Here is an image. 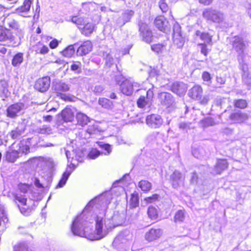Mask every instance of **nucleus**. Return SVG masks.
<instances>
[{"mask_svg":"<svg viewBox=\"0 0 251 251\" xmlns=\"http://www.w3.org/2000/svg\"><path fill=\"white\" fill-rule=\"evenodd\" d=\"M110 200V194L107 192L96 197L87 203L82 212L74 220H103Z\"/></svg>","mask_w":251,"mask_h":251,"instance_id":"1","label":"nucleus"},{"mask_svg":"<svg viewBox=\"0 0 251 251\" xmlns=\"http://www.w3.org/2000/svg\"><path fill=\"white\" fill-rule=\"evenodd\" d=\"M96 236L97 238H104L114 228L119 226H125L124 221H96Z\"/></svg>","mask_w":251,"mask_h":251,"instance_id":"2","label":"nucleus"},{"mask_svg":"<svg viewBox=\"0 0 251 251\" xmlns=\"http://www.w3.org/2000/svg\"><path fill=\"white\" fill-rule=\"evenodd\" d=\"M202 15L207 23L221 24L225 19V15L222 11L212 8L204 9Z\"/></svg>","mask_w":251,"mask_h":251,"instance_id":"3","label":"nucleus"},{"mask_svg":"<svg viewBox=\"0 0 251 251\" xmlns=\"http://www.w3.org/2000/svg\"><path fill=\"white\" fill-rule=\"evenodd\" d=\"M247 56L245 54H241L237 55V60L239 63L238 68L241 71L243 81L246 83H250L251 82V75L249 71V65L246 61Z\"/></svg>","mask_w":251,"mask_h":251,"instance_id":"4","label":"nucleus"},{"mask_svg":"<svg viewBox=\"0 0 251 251\" xmlns=\"http://www.w3.org/2000/svg\"><path fill=\"white\" fill-rule=\"evenodd\" d=\"M26 109L25 104L23 102H17L9 105L6 109V116L14 119L23 114Z\"/></svg>","mask_w":251,"mask_h":251,"instance_id":"5","label":"nucleus"},{"mask_svg":"<svg viewBox=\"0 0 251 251\" xmlns=\"http://www.w3.org/2000/svg\"><path fill=\"white\" fill-rule=\"evenodd\" d=\"M139 84L131 79H126L123 83H121L120 89L121 92L126 96H130L134 90L138 91Z\"/></svg>","mask_w":251,"mask_h":251,"instance_id":"6","label":"nucleus"},{"mask_svg":"<svg viewBox=\"0 0 251 251\" xmlns=\"http://www.w3.org/2000/svg\"><path fill=\"white\" fill-rule=\"evenodd\" d=\"M90 225L87 221H73L71 226V231L74 235L85 237L86 226Z\"/></svg>","mask_w":251,"mask_h":251,"instance_id":"7","label":"nucleus"},{"mask_svg":"<svg viewBox=\"0 0 251 251\" xmlns=\"http://www.w3.org/2000/svg\"><path fill=\"white\" fill-rule=\"evenodd\" d=\"M173 40L174 45L177 48H182L185 43V40L181 35V27L177 23H176L173 26Z\"/></svg>","mask_w":251,"mask_h":251,"instance_id":"8","label":"nucleus"},{"mask_svg":"<svg viewBox=\"0 0 251 251\" xmlns=\"http://www.w3.org/2000/svg\"><path fill=\"white\" fill-rule=\"evenodd\" d=\"M147 125L152 129L159 128L162 126L163 120L161 116L157 114L148 115L146 118Z\"/></svg>","mask_w":251,"mask_h":251,"instance_id":"9","label":"nucleus"},{"mask_svg":"<svg viewBox=\"0 0 251 251\" xmlns=\"http://www.w3.org/2000/svg\"><path fill=\"white\" fill-rule=\"evenodd\" d=\"M140 34L144 41L147 43H151L153 40L152 32L148 25L143 22L139 23Z\"/></svg>","mask_w":251,"mask_h":251,"instance_id":"10","label":"nucleus"},{"mask_svg":"<svg viewBox=\"0 0 251 251\" xmlns=\"http://www.w3.org/2000/svg\"><path fill=\"white\" fill-rule=\"evenodd\" d=\"M153 92L152 89H150L146 92V96H141L137 101V104L138 107L144 108L146 106H150L151 104L153 97Z\"/></svg>","mask_w":251,"mask_h":251,"instance_id":"11","label":"nucleus"},{"mask_svg":"<svg viewBox=\"0 0 251 251\" xmlns=\"http://www.w3.org/2000/svg\"><path fill=\"white\" fill-rule=\"evenodd\" d=\"M229 106V100L226 98H217L212 106V110L221 111L224 109V112L226 111V108Z\"/></svg>","mask_w":251,"mask_h":251,"instance_id":"12","label":"nucleus"},{"mask_svg":"<svg viewBox=\"0 0 251 251\" xmlns=\"http://www.w3.org/2000/svg\"><path fill=\"white\" fill-rule=\"evenodd\" d=\"M50 80L49 76H45L39 78L35 82V88L41 92L47 91L50 86Z\"/></svg>","mask_w":251,"mask_h":251,"instance_id":"13","label":"nucleus"},{"mask_svg":"<svg viewBox=\"0 0 251 251\" xmlns=\"http://www.w3.org/2000/svg\"><path fill=\"white\" fill-rule=\"evenodd\" d=\"M231 43L233 48L238 53V55L245 54L244 50L245 48V44L241 37L235 36L231 39Z\"/></svg>","mask_w":251,"mask_h":251,"instance_id":"14","label":"nucleus"},{"mask_svg":"<svg viewBox=\"0 0 251 251\" xmlns=\"http://www.w3.org/2000/svg\"><path fill=\"white\" fill-rule=\"evenodd\" d=\"M158 99L162 105L167 107L172 106L175 103V99L169 93L161 92L158 95Z\"/></svg>","mask_w":251,"mask_h":251,"instance_id":"15","label":"nucleus"},{"mask_svg":"<svg viewBox=\"0 0 251 251\" xmlns=\"http://www.w3.org/2000/svg\"><path fill=\"white\" fill-rule=\"evenodd\" d=\"M184 179L182 174L177 170H175L170 176V181L175 189H177L183 185Z\"/></svg>","mask_w":251,"mask_h":251,"instance_id":"16","label":"nucleus"},{"mask_svg":"<svg viewBox=\"0 0 251 251\" xmlns=\"http://www.w3.org/2000/svg\"><path fill=\"white\" fill-rule=\"evenodd\" d=\"M187 89L186 85L181 82H175L171 86V90L179 96L185 94Z\"/></svg>","mask_w":251,"mask_h":251,"instance_id":"17","label":"nucleus"},{"mask_svg":"<svg viewBox=\"0 0 251 251\" xmlns=\"http://www.w3.org/2000/svg\"><path fill=\"white\" fill-rule=\"evenodd\" d=\"M25 129V126L24 124H20L14 129L8 133L9 136L13 140H19Z\"/></svg>","mask_w":251,"mask_h":251,"instance_id":"18","label":"nucleus"},{"mask_svg":"<svg viewBox=\"0 0 251 251\" xmlns=\"http://www.w3.org/2000/svg\"><path fill=\"white\" fill-rule=\"evenodd\" d=\"M92 44L91 41L87 40L83 42L78 48L76 53L77 55L83 56L88 54L92 49Z\"/></svg>","mask_w":251,"mask_h":251,"instance_id":"19","label":"nucleus"},{"mask_svg":"<svg viewBox=\"0 0 251 251\" xmlns=\"http://www.w3.org/2000/svg\"><path fill=\"white\" fill-rule=\"evenodd\" d=\"M228 163L226 159H218L214 169L211 172L213 175L220 174L228 167Z\"/></svg>","mask_w":251,"mask_h":251,"instance_id":"20","label":"nucleus"},{"mask_svg":"<svg viewBox=\"0 0 251 251\" xmlns=\"http://www.w3.org/2000/svg\"><path fill=\"white\" fill-rule=\"evenodd\" d=\"M168 22L164 17H159L155 19L154 24L160 31L166 32L169 31L170 27L168 26Z\"/></svg>","mask_w":251,"mask_h":251,"instance_id":"21","label":"nucleus"},{"mask_svg":"<svg viewBox=\"0 0 251 251\" xmlns=\"http://www.w3.org/2000/svg\"><path fill=\"white\" fill-rule=\"evenodd\" d=\"M52 89L61 96H64L65 95L62 94L61 92H66L69 91L70 86L65 82L59 81L53 83Z\"/></svg>","mask_w":251,"mask_h":251,"instance_id":"22","label":"nucleus"},{"mask_svg":"<svg viewBox=\"0 0 251 251\" xmlns=\"http://www.w3.org/2000/svg\"><path fill=\"white\" fill-rule=\"evenodd\" d=\"M202 95V89L200 85H195L188 92L189 96L195 100H200Z\"/></svg>","mask_w":251,"mask_h":251,"instance_id":"23","label":"nucleus"},{"mask_svg":"<svg viewBox=\"0 0 251 251\" xmlns=\"http://www.w3.org/2000/svg\"><path fill=\"white\" fill-rule=\"evenodd\" d=\"M134 14V11L132 10L127 9L125 10L118 20V24L120 26L124 25L126 23L130 21Z\"/></svg>","mask_w":251,"mask_h":251,"instance_id":"24","label":"nucleus"},{"mask_svg":"<svg viewBox=\"0 0 251 251\" xmlns=\"http://www.w3.org/2000/svg\"><path fill=\"white\" fill-rule=\"evenodd\" d=\"M162 233L161 229L152 228L146 233L145 239L149 242H151L160 238Z\"/></svg>","mask_w":251,"mask_h":251,"instance_id":"25","label":"nucleus"},{"mask_svg":"<svg viewBox=\"0 0 251 251\" xmlns=\"http://www.w3.org/2000/svg\"><path fill=\"white\" fill-rule=\"evenodd\" d=\"M20 156L18 151L9 149L5 152L4 157L7 162L14 163Z\"/></svg>","mask_w":251,"mask_h":251,"instance_id":"26","label":"nucleus"},{"mask_svg":"<svg viewBox=\"0 0 251 251\" xmlns=\"http://www.w3.org/2000/svg\"><path fill=\"white\" fill-rule=\"evenodd\" d=\"M8 87V84L7 81L5 80L0 81V98L2 100H4L10 94Z\"/></svg>","mask_w":251,"mask_h":251,"instance_id":"27","label":"nucleus"},{"mask_svg":"<svg viewBox=\"0 0 251 251\" xmlns=\"http://www.w3.org/2000/svg\"><path fill=\"white\" fill-rule=\"evenodd\" d=\"M92 226L90 223V225H88L87 226H86L85 235V238L91 241L99 240L102 239V238H97L96 236V227H95V229L92 228Z\"/></svg>","mask_w":251,"mask_h":251,"instance_id":"28","label":"nucleus"},{"mask_svg":"<svg viewBox=\"0 0 251 251\" xmlns=\"http://www.w3.org/2000/svg\"><path fill=\"white\" fill-rule=\"evenodd\" d=\"M14 40L15 37L10 30L0 28V41H9L12 42Z\"/></svg>","mask_w":251,"mask_h":251,"instance_id":"29","label":"nucleus"},{"mask_svg":"<svg viewBox=\"0 0 251 251\" xmlns=\"http://www.w3.org/2000/svg\"><path fill=\"white\" fill-rule=\"evenodd\" d=\"M73 172V170L70 166H68L65 172L63 174L62 176L59 181L56 188H62L66 184L69 177Z\"/></svg>","mask_w":251,"mask_h":251,"instance_id":"30","label":"nucleus"},{"mask_svg":"<svg viewBox=\"0 0 251 251\" xmlns=\"http://www.w3.org/2000/svg\"><path fill=\"white\" fill-rule=\"evenodd\" d=\"M247 114L242 112H236L230 115V119L234 123H241L248 119Z\"/></svg>","mask_w":251,"mask_h":251,"instance_id":"31","label":"nucleus"},{"mask_svg":"<svg viewBox=\"0 0 251 251\" xmlns=\"http://www.w3.org/2000/svg\"><path fill=\"white\" fill-rule=\"evenodd\" d=\"M196 36L200 37V38L204 41L203 43L210 45V46L212 45V36H210L208 33L201 32L199 30H197L195 33Z\"/></svg>","mask_w":251,"mask_h":251,"instance_id":"32","label":"nucleus"},{"mask_svg":"<svg viewBox=\"0 0 251 251\" xmlns=\"http://www.w3.org/2000/svg\"><path fill=\"white\" fill-rule=\"evenodd\" d=\"M61 117L62 120L65 122H69L73 120L74 115L72 109L69 108H66L62 110L61 112Z\"/></svg>","mask_w":251,"mask_h":251,"instance_id":"33","label":"nucleus"},{"mask_svg":"<svg viewBox=\"0 0 251 251\" xmlns=\"http://www.w3.org/2000/svg\"><path fill=\"white\" fill-rule=\"evenodd\" d=\"M31 1L30 0H25L23 4L16 9V13L21 14L22 13H26L30 9Z\"/></svg>","mask_w":251,"mask_h":251,"instance_id":"34","label":"nucleus"},{"mask_svg":"<svg viewBox=\"0 0 251 251\" xmlns=\"http://www.w3.org/2000/svg\"><path fill=\"white\" fill-rule=\"evenodd\" d=\"M79 29H81V32L85 36L90 35L93 32L94 29V25L92 23H87L83 26V27H78Z\"/></svg>","mask_w":251,"mask_h":251,"instance_id":"35","label":"nucleus"},{"mask_svg":"<svg viewBox=\"0 0 251 251\" xmlns=\"http://www.w3.org/2000/svg\"><path fill=\"white\" fill-rule=\"evenodd\" d=\"M76 119L77 121L78 124L81 126L86 125L89 121L88 117L86 114L81 112L77 113Z\"/></svg>","mask_w":251,"mask_h":251,"instance_id":"36","label":"nucleus"},{"mask_svg":"<svg viewBox=\"0 0 251 251\" xmlns=\"http://www.w3.org/2000/svg\"><path fill=\"white\" fill-rule=\"evenodd\" d=\"M23 53L19 52L15 55L12 60V64L14 67L19 66L23 61Z\"/></svg>","mask_w":251,"mask_h":251,"instance_id":"37","label":"nucleus"},{"mask_svg":"<svg viewBox=\"0 0 251 251\" xmlns=\"http://www.w3.org/2000/svg\"><path fill=\"white\" fill-rule=\"evenodd\" d=\"M215 125V123L214 120L210 117L205 118L201 120L200 122V126L203 128H205L209 126H213Z\"/></svg>","mask_w":251,"mask_h":251,"instance_id":"38","label":"nucleus"},{"mask_svg":"<svg viewBox=\"0 0 251 251\" xmlns=\"http://www.w3.org/2000/svg\"><path fill=\"white\" fill-rule=\"evenodd\" d=\"M151 184L147 180H141L138 183V186L144 192H148L151 188Z\"/></svg>","mask_w":251,"mask_h":251,"instance_id":"39","label":"nucleus"},{"mask_svg":"<svg viewBox=\"0 0 251 251\" xmlns=\"http://www.w3.org/2000/svg\"><path fill=\"white\" fill-rule=\"evenodd\" d=\"M99 104L104 108L110 109L112 107L113 103L108 99L101 98L99 100Z\"/></svg>","mask_w":251,"mask_h":251,"instance_id":"40","label":"nucleus"},{"mask_svg":"<svg viewBox=\"0 0 251 251\" xmlns=\"http://www.w3.org/2000/svg\"><path fill=\"white\" fill-rule=\"evenodd\" d=\"M148 215L149 218L156 219L158 217V210L155 207L151 206L148 208Z\"/></svg>","mask_w":251,"mask_h":251,"instance_id":"41","label":"nucleus"},{"mask_svg":"<svg viewBox=\"0 0 251 251\" xmlns=\"http://www.w3.org/2000/svg\"><path fill=\"white\" fill-rule=\"evenodd\" d=\"M29 146L27 145L25 142L21 141L20 142L19 144V149L18 150V151L19 152V154H27L29 152Z\"/></svg>","mask_w":251,"mask_h":251,"instance_id":"42","label":"nucleus"},{"mask_svg":"<svg viewBox=\"0 0 251 251\" xmlns=\"http://www.w3.org/2000/svg\"><path fill=\"white\" fill-rule=\"evenodd\" d=\"M86 131L90 135H93L99 134L100 130L97 125L90 124L88 126Z\"/></svg>","mask_w":251,"mask_h":251,"instance_id":"43","label":"nucleus"},{"mask_svg":"<svg viewBox=\"0 0 251 251\" xmlns=\"http://www.w3.org/2000/svg\"><path fill=\"white\" fill-rule=\"evenodd\" d=\"M139 204V197L137 193H133L131 195V198L129 201L130 206L132 208H135L138 206Z\"/></svg>","mask_w":251,"mask_h":251,"instance_id":"44","label":"nucleus"},{"mask_svg":"<svg viewBox=\"0 0 251 251\" xmlns=\"http://www.w3.org/2000/svg\"><path fill=\"white\" fill-rule=\"evenodd\" d=\"M75 48L73 45H70L62 51L63 56L66 57H71L75 53Z\"/></svg>","mask_w":251,"mask_h":251,"instance_id":"45","label":"nucleus"},{"mask_svg":"<svg viewBox=\"0 0 251 251\" xmlns=\"http://www.w3.org/2000/svg\"><path fill=\"white\" fill-rule=\"evenodd\" d=\"M71 21L73 23L78 26V27L83 26L86 22L84 18L77 16H73L72 18Z\"/></svg>","mask_w":251,"mask_h":251,"instance_id":"46","label":"nucleus"},{"mask_svg":"<svg viewBox=\"0 0 251 251\" xmlns=\"http://www.w3.org/2000/svg\"><path fill=\"white\" fill-rule=\"evenodd\" d=\"M49 50L48 47L39 43L36 47L35 51L37 53L44 54L48 52Z\"/></svg>","mask_w":251,"mask_h":251,"instance_id":"47","label":"nucleus"},{"mask_svg":"<svg viewBox=\"0 0 251 251\" xmlns=\"http://www.w3.org/2000/svg\"><path fill=\"white\" fill-rule=\"evenodd\" d=\"M198 46L201 48V52L204 56H206L209 51L211 50V47L210 45L205 43H200Z\"/></svg>","mask_w":251,"mask_h":251,"instance_id":"48","label":"nucleus"},{"mask_svg":"<svg viewBox=\"0 0 251 251\" xmlns=\"http://www.w3.org/2000/svg\"><path fill=\"white\" fill-rule=\"evenodd\" d=\"M81 63L80 62L73 63L70 66V69L75 73L79 74L81 73Z\"/></svg>","mask_w":251,"mask_h":251,"instance_id":"49","label":"nucleus"},{"mask_svg":"<svg viewBox=\"0 0 251 251\" xmlns=\"http://www.w3.org/2000/svg\"><path fill=\"white\" fill-rule=\"evenodd\" d=\"M103 58L105 60V65L110 67L114 64V59L112 56L108 53L104 52Z\"/></svg>","mask_w":251,"mask_h":251,"instance_id":"50","label":"nucleus"},{"mask_svg":"<svg viewBox=\"0 0 251 251\" xmlns=\"http://www.w3.org/2000/svg\"><path fill=\"white\" fill-rule=\"evenodd\" d=\"M234 105L236 107L243 109L247 107V102L245 100L239 99L235 100Z\"/></svg>","mask_w":251,"mask_h":251,"instance_id":"51","label":"nucleus"},{"mask_svg":"<svg viewBox=\"0 0 251 251\" xmlns=\"http://www.w3.org/2000/svg\"><path fill=\"white\" fill-rule=\"evenodd\" d=\"M38 132L40 134H49L51 133V128L48 126L43 125L40 127H39L38 129Z\"/></svg>","mask_w":251,"mask_h":251,"instance_id":"52","label":"nucleus"},{"mask_svg":"<svg viewBox=\"0 0 251 251\" xmlns=\"http://www.w3.org/2000/svg\"><path fill=\"white\" fill-rule=\"evenodd\" d=\"M65 151L66 155L67 158H68V161H69V159L71 158L72 159V160L75 159L79 161H81L80 160H79L78 158L81 157L80 155L77 156V155L75 154V156H74L75 152H74V151H73L72 152H71L70 151L68 150H66Z\"/></svg>","mask_w":251,"mask_h":251,"instance_id":"53","label":"nucleus"},{"mask_svg":"<svg viewBox=\"0 0 251 251\" xmlns=\"http://www.w3.org/2000/svg\"><path fill=\"white\" fill-rule=\"evenodd\" d=\"M14 251H28L27 245L25 243H20L14 246Z\"/></svg>","mask_w":251,"mask_h":251,"instance_id":"54","label":"nucleus"},{"mask_svg":"<svg viewBox=\"0 0 251 251\" xmlns=\"http://www.w3.org/2000/svg\"><path fill=\"white\" fill-rule=\"evenodd\" d=\"M31 186L26 183H20L18 185V188L19 190L23 193H27L31 188Z\"/></svg>","mask_w":251,"mask_h":251,"instance_id":"55","label":"nucleus"},{"mask_svg":"<svg viewBox=\"0 0 251 251\" xmlns=\"http://www.w3.org/2000/svg\"><path fill=\"white\" fill-rule=\"evenodd\" d=\"M100 152L96 149H92L88 153V157L90 159H95L97 158L100 155Z\"/></svg>","mask_w":251,"mask_h":251,"instance_id":"56","label":"nucleus"},{"mask_svg":"<svg viewBox=\"0 0 251 251\" xmlns=\"http://www.w3.org/2000/svg\"><path fill=\"white\" fill-rule=\"evenodd\" d=\"M7 25L10 28L14 30L18 29L19 25L17 21L14 19L9 20L7 22Z\"/></svg>","mask_w":251,"mask_h":251,"instance_id":"57","label":"nucleus"},{"mask_svg":"<svg viewBox=\"0 0 251 251\" xmlns=\"http://www.w3.org/2000/svg\"><path fill=\"white\" fill-rule=\"evenodd\" d=\"M114 79L116 83L120 86L121 83H123L126 79L125 78L124 76L120 73L116 75L114 77Z\"/></svg>","mask_w":251,"mask_h":251,"instance_id":"58","label":"nucleus"},{"mask_svg":"<svg viewBox=\"0 0 251 251\" xmlns=\"http://www.w3.org/2000/svg\"><path fill=\"white\" fill-rule=\"evenodd\" d=\"M93 4L91 2H84L82 4V9L81 10L83 13H87L88 12Z\"/></svg>","mask_w":251,"mask_h":251,"instance_id":"59","label":"nucleus"},{"mask_svg":"<svg viewBox=\"0 0 251 251\" xmlns=\"http://www.w3.org/2000/svg\"><path fill=\"white\" fill-rule=\"evenodd\" d=\"M159 6L163 12H166L169 9V7L167 4L165 2V0H160L159 2Z\"/></svg>","mask_w":251,"mask_h":251,"instance_id":"60","label":"nucleus"},{"mask_svg":"<svg viewBox=\"0 0 251 251\" xmlns=\"http://www.w3.org/2000/svg\"><path fill=\"white\" fill-rule=\"evenodd\" d=\"M15 199L16 201H18L22 205L25 206L26 205V198L21 195H16L15 197Z\"/></svg>","mask_w":251,"mask_h":251,"instance_id":"61","label":"nucleus"},{"mask_svg":"<svg viewBox=\"0 0 251 251\" xmlns=\"http://www.w3.org/2000/svg\"><path fill=\"white\" fill-rule=\"evenodd\" d=\"M185 218V211L182 210H179L176 212L174 220H182Z\"/></svg>","mask_w":251,"mask_h":251,"instance_id":"62","label":"nucleus"},{"mask_svg":"<svg viewBox=\"0 0 251 251\" xmlns=\"http://www.w3.org/2000/svg\"><path fill=\"white\" fill-rule=\"evenodd\" d=\"M159 198V195L157 194H153L151 197H147L145 198V200L148 203H152L158 200Z\"/></svg>","mask_w":251,"mask_h":251,"instance_id":"63","label":"nucleus"},{"mask_svg":"<svg viewBox=\"0 0 251 251\" xmlns=\"http://www.w3.org/2000/svg\"><path fill=\"white\" fill-rule=\"evenodd\" d=\"M104 88L103 86L97 85L94 87L93 91L96 95H99L104 90Z\"/></svg>","mask_w":251,"mask_h":251,"instance_id":"64","label":"nucleus"}]
</instances>
